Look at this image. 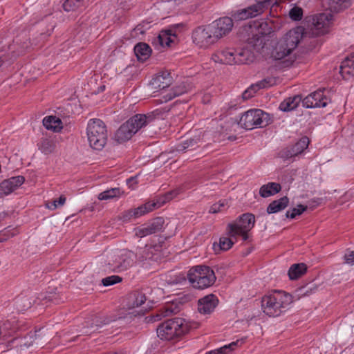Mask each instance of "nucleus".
<instances>
[{
    "label": "nucleus",
    "instance_id": "nucleus-1",
    "mask_svg": "<svg viewBox=\"0 0 354 354\" xmlns=\"http://www.w3.org/2000/svg\"><path fill=\"white\" fill-rule=\"evenodd\" d=\"M188 279L192 288H209L216 281L214 272L209 266L199 265L189 269L187 276L180 274L174 279H166L167 285H185Z\"/></svg>",
    "mask_w": 354,
    "mask_h": 354
},
{
    "label": "nucleus",
    "instance_id": "nucleus-2",
    "mask_svg": "<svg viewBox=\"0 0 354 354\" xmlns=\"http://www.w3.org/2000/svg\"><path fill=\"white\" fill-rule=\"evenodd\" d=\"M155 118L154 112L147 114H136L123 123L116 131L114 135L115 140L118 143L128 141L136 132L152 122Z\"/></svg>",
    "mask_w": 354,
    "mask_h": 354
},
{
    "label": "nucleus",
    "instance_id": "nucleus-3",
    "mask_svg": "<svg viewBox=\"0 0 354 354\" xmlns=\"http://www.w3.org/2000/svg\"><path fill=\"white\" fill-rule=\"evenodd\" d=\"M293 301V297L283 290H274L261 301L263 313L270 317H277Z\"/></svg>",
    "mask_w": 354,
    "mask_h": 354
},
{
    "label": "nucleus",
    "instance_id": "nucleus-4",
    "mask_svg": "<svg viewBox=\"0 0 354 354\" xmlns=\"http://www.w3.org/2000/svg\"><path fill=\"white\" fill-rule=\"evenodd\" d=\"M302 38L299 28L289 30L277 43L272 53L275 59H281L291 54L297 48Z\"/></svg>",
    "mask_w": 354,
    "mask_h": 354
},
{
    "label": "nucleus",
    "instance_id": "nucleus-5",
    "mask_svg": "<svg viewBox=\"0 0 354 354\" xmlns=\"http://www.w3.org/2000/svg\"><path fill=\"white\" fill-rule=\"evenodd\" d=\"M188 330V325L182 318H174L167 320L157 328L158 336L163 340H174Z\"/></svg>",
    "mask_w": 354,
    "mask_h": 354
},
{
    "label": "nucleus",
    "instance_id": "nucleus-6",
    "mask_svg": "<svg viewBox=\"0 0 354 354\" xmlns=\"http://www.w3.org/2000/svg\"><path fill=\"white\" fill-rule=\"evenodd\" d=\"M87 137L91 147L95 150H101L107 141L106 127L100 119L89 120L86 129Z\"/></svg>",
    "mask_w": 354,
    "mask_h": 354
},
{
    "label": "nucleus",
    "instance_id": "nucleus-7",
    "mask_svg": "<svg viewBox=\"0 0 354 354\" xmlns=\"http://www.w3.org/2000/svg\"><path fill=\"white\" fill-rule=\"evenodd\" d=\"M268 114L261 109H250L244 113L240 118L239 124L251 130L256 127H262L268 124Z\"/></svg>",
    "mask_w": 354,
    "mask_h": 354
},
{
    "label": "nucleus",
    "instance_id": "nucleus-8",
    "mask_svg": "<svg viewBox=\"0 0 354 354\" xmlns=\"http://www.w3.org/2000/svg\"><path fill=\"white\" fill-rule=\"evenodd\" d=\"M192 38L197 46L203 48H207L217 41L209 25L196 28L192 32Z\"/></svg>",
    "mask_w": 354,
    "mask_h": 354
},
{
    "label": "nucleus",
    "instance_id": "nucleus-9",
    "mask_svg": "<svg viewBox=\"0 0 354 354\" xmlns=\"http://www.w3.org/2000/svg\"><path fill=\"white\" fill-rule=\"evenodd\" d=\"M257 26L258 32L248 38V44L249 47L252 48L256 52H259L264 47L266 36L270 33L272 28L269 26L267 22H261Z\"/></svg>",
    "mask_w": 354,
    "mask_h": 354
},
{
    "label": "nucleus",
    "instance_id": "nucleus-10",
    "mask_svg": "<svg viewBox=\"0 0 354 354\" xmlns=\"http://www.w3.org/2000/svg\"><path fill=\"white\" fill-rule=\"evenodd\" d=\"M209 26L216 41L228 34L232 29L233 20L230 17H225L216 20Z\"/></svg>",
    "mask_w": 354,
    "mask_h": 354
},
{
    "label": "nucleus",
    "instance_id": "nucleus-11",
    "mask_svg": "<svg viewBox=\"0 0 354 354\" xmlns=\"http://www.w3.org/2000/svg\"><path fill=\"white\" fill-rule=\"evenodd\" d=\"M310 143L309 138L306 136L302 137L295 145L282 149L279 152V156L285 160L297 156L308 148Z\"/></svg>",
    "mask_w": 354,
    "mask_h": 354
},
{
    "label": "nucleus",
    "instance_id": "nucleus-12",
    "mask_svg": "<svg viewBox=\"0 0 354 354\" xmlns=\"http://www.w3.org/2000/svg\"><path fill=\"white\" fill-rule=\"evenodd\" d=\"M165 223L162 217H157L147 224H144L139 227L135 229V234L138 237H145L146 236L155 234L161 231Z\"/></svg>",
    "mask_w": 354,
    "mask_h": 354
},
{
    "label": "nucleus",
    "instance_id": "nucleus-13",
    "mask_svg": "<svg viewBox=\"0 0 354 354\" xmlns=\"http://www.w3.org/2000/svg\"><path fill=\"white\" fill-rule=\"evenodd\" d=\"M324 88L318 89L302 99L304 107L307 109L325 107L327 105V98L324 95Z\"/></svg>",
    "mask_w": 354,
    "mask_h": 354
},
{
    "label": "nucleus",
    "instance_id": "nucleus-14",
    "mask_svg": "<svg viewBox=\"0 0 354 354\" xmlns=\"http://www.w3.org/2000/svg\"><path fill=\"white\" fill-rule=\"evenodd\" d=\"M236 50L232 48H226L217 50L212 55V59L222 64L234 65Z\"/></svg>",
    "mask_w": 354,
    "mask_h": 354
},
{
    "label": "nucleus",
    "instance_id": "nucleus-15",
    "mask_svg": "<svg viewBox=\"0 0 354 354\" xmlns=\"http://www.w3.org/2000/svg\"><path fill=\"white\" fill-rule=\"evenodd\" d=\"M254 223V215L250 213H245L240 216L234 223H229L227 226V230L232 231L236 228L252 230Z\"/></svg>",
    "mask_w": 354,
    "mask_h": 354
},
{
    "label": "nucleus",
    "instance_id": "nucleus-16",
    "mask_svg": "<svg viewBox=\"0 0 354 354\" xmlns=\"http://www.w3.org/2000/svg\"><path fill=\"white\" fill-rule=\"evenodd\" d=\"M25 181L22 176H17L4 180L0 183V195H8L21 186Z\"/></svg>",
    "mask_w": 354,
    "mask_h": 354
},
{
    "label": "nucleus",
    "instance_id": "nucleus-17",
    "mask_svg": "<svg viewBox=\"0 0 354 354\" xmlns=\"http://www.w3.org/2000/svg\"><path fill=\"white\" fill-rule=\"evenodd\" d=\"M333 19V15L330 11L322 12L313 17V25L317 30H320L321 33H324L325 28L332 24Z\"/></svg>",
    "mask_w": 354,
    "mask_h": 354
},
{
    "label": "nucleus",
    "instance_id": "nucleus-18",
    "mask_svg": "<svg viewBox=\"0 0 354 354\" xmlns=\"http://www.w3.org/2000/svg\"><path fill=\"white\" fill-rule=\"evenodd\" d=\"M218 300L214 295H209L198 301V311L203 314L211 313L216 306Z\"/></svg>",
    "mask_w": 354,
    "mask_h": 354
},
{
    "label": "nucleus",
    "instance_id": "nucleus-19",
    "mask_svg": "<svg viewBox=\"0 0 354 354\" xmlns=\"http://www.w3.org/2000/svg\"><path fill=\"white\" fill-rule=\"evenodd\" d=\"M261 10L258 9L257 6L252 5L246 8L236 10L233 15L232 17L236 21L245 20L250 17H254L259 15H260Z\"/></svg>",
    "mask_w": 354,
    "mask_h": 354
},
{
    "label": "nucleus",
    "instance_id": "nucleus-20",
    "mask_svg": "<svg viewBox=\"0 0 354 354\" xmlns=\"http://www.w3.org/2000/svg\"><path fill=\"white\" fill-rule=\"evenodd\" d=\"M170 73L163 72L156 75L151 82V84L155 89L162 90L168 87L171 84Z\"/></svg>",
    "mask_w": 354,
    "mask_h": 354
},
{
    "label": "nucleus",
    "instance_id": "nucleus-21",
    "mask_svg": "<svg viewBox=\"0 0 354 354\" xmlns=\"http://www.w3.org/2000/svg\"><path fill=\"white\" fill-rule=\"evenodd\" d=\"M57 140L55 137H44L37 144L39 150L44 154H50L55 152Z\"/></svg>",
    "mask_w": 354,
    "mask_h": 354
},
{
    "label": "nucleus",
    "instance_id": "nucleus-22",
    "mask_svg": "<svg viewBox=\"0 0 354 354\" xmlns=\"http://www.w3.org/2000/svg\"><path fill=\"white\" fill-rule=\"evenodd\" d=\"M46 335L44 331L41 329L36 331L35 333L29 334L24 339V342L21 346L28 348L34 344L37 346H42L45 341H43V337Z\"/></svg>",
    "mask_w": 354,
    "mask_h": 354
},
{
    "label": "nucleus",
    "instance_id": "nucleus-23",
    "mask_svg": "<svg viewBox=\"0 0 354 354\" xmlns=\"http://www.w3.org/2000/svg\"><path fill=\"white\" fill-rule=\"evenodd\" d=\"M254 54L248 48H242L235 53L234 64H248L254 60Z\"/></svg>",
    "mask_w": 354,
    "mask_h": 354
},
{
    "label": "nucleus",
    "instance_id": "nucleus-24",
    "mask_svg": "<svg viewBox=\"0 0 354 354\" xmlns=\"http://www.w3.org/2000/svg\"><path fill=\"white\" fill-rule=\"evenodd\" d=\"M301 102H302L301 95H296L293 97H289L281 102L279 109L282 111H290L295 109Z\"/></svg>",
    "mask_w": 354,
    "mask_h": 354
},
{
    "label": "nucleus",
    "instance_id": "nucleus-25",
    "mask_svg": "<svg viewBox=\"0 0 354 354\" xmlns=\"http://www.w3.org/2000/svg\"><path fill=\"white\" fill-rule=\"evenodd\" d=\"M289 204V198L287 196L281 197L278 200L272 201L267 207L268 214H274L286 209Z\"/></svg>",
    "mask_w": 354,
    "mask_h": 354
},
{
    "label": "nucleus",
    "instance_id": "nucleus-26",
    "mask_svg": "<svg viewBox=\"0 0 354 354\" xmlns=\"http://www.w3.org/2000/svg\"><path fill=\"white\" fill-rule=\"evenodd\" d=\"M308 267L304 263L292 264L288 272L290 280H296L304 275L307 272Z\"/></svg>",
    "mask_w": 354,
    "mask_h": 354
},
{
    "label": "nucleus",
    "instance_id": "nucleus-27",
    "mask_svg": "<svg viewBox=\"0 0 354 354\" xmlns=\"http://www.w3.org/2000/svg\"><path fill=\"white\" fill-rule=\"evenodd\" d=\"M281 186L277 183H268L262 185L259 189V194L263 198H267L279 193Z\"/></svg>",
    "mask_w": 354,
    "mask_h": 354
},
{
    "label": "nucleus",
    "instance_id": "nucleus-28",
    "mask_svg": "<svg viewBox=\"0 0 354 354\" xmlns=\"http://www.w3.org/2000/svg\"><path fill=\"white\" fill-rule=\"evenodd\" d=\"M271 79H264L263 80L258 82L254 85H252L249 88L245 91L242 95L244 100H248L253 97L254 94L259 91L260 88L270 86L272 84L271 83Z\"/></svg>",
    "mask_w": 354,
    "mask_h": 354
},
{
    "label": "nucleus",
    "instance_id": "nucleus-29",
    "mask_svg": "<svg viewBox=\"0 0 354 354\" xmlns=\"http://www.w3.org/2000/svg\"><path fill=\"white\" fill-rule=\"evenodd\" d=\"M134 53L138 60L144 62L150 57L151 48L146 43L140 42L135 46Z\"/></svg>",
    "mask_w": 354,
    "mask_h": 354
},
{
    "label": "nucleus",
    "instance_id": "nucleus-30",
    "mask_svg": "<svg viewBox=\"0 0 354 354\" xmlns=\"http://www.w3.org/2000/svg\"><path fill=\"white\" fill-rule=\"evenodd\" d=\"M44 126L49 130L58 132L62 129L61 120L55 116L45 117L43 120Z\"/></svg>",
    "mask_w": 354,
    "mask_h": 354
},
{
    "label": "nucleus",
    "instance_id": "nucleus-31",
    "mask_svg": "<svg viewBox=\"0 0 354 354\" xmlns=\"http://www.w3.org/2000/svg\"><path fill=\"white\" fill-rule=\"evenodd\" d=\"M351 4V0H328V6L330 12H339L348 8Z\"/></svg>",
    "mask_w": 354,
    "mask_h": 354
},
{
    "label": "nucleus",
    "instance_id": "nucleus-32",
    "mask_svg": "<svg viewBox=\"0 0 354 354\" xmlns=\"http://www.w3.org/2000/svg\"><path fill=\"white\" fill-rule=\"evenodd\" d=\"M159 207L160 204L155 203V202H148L137 208L133 209V210L134 212L133 214H135V218H138Z\"/></svg>",
    "mask_w": 354,
    "mask_h": 354
},
{
    "label": "nucleus",
    "instance_id": "nucleus-33",
    "mask_svg": "<svg viewBox=\"0 0 354 354\" xmlns=\"http://www.w3.org/2000/svg\"><path fill=\"white\" fill-rule=\"evenodd\" d=\"M340 73L344 75H354V61L351 57L346 58L342 61L340 66Z\"/></svg>",
    "mask_w": 354,
    "mask_h": 354
},
{
    "label": "nucleus",
    "instance_id": "nucleus-34",
    "mask_svg": "<svg viewBox=\"0 0 354 354\" xmlns=\"http://www.w3.org/2000/svg\"><path fill=\"white\" fill-rule=\"evenodd\" d=\"M122 193L119 187L111 188L101 192L98 195V199L100 201L111 199L120 196Z\"/></svg>",
    "mask_w": 354,
    "mask_h": 354
},
{
    "label": "nucleus",
    "instance_id": "nucleus-35",
    "mask_svg": "<svg viewBox=\"0 0 354 354\" xmlns=\"http://www.w3.org/2000/svg\"><path fill=\"white\" fill-rule=\"evenodd\" d=\"M187 92L186 86L184 84L178 85L174 88L171 91L163 96L165 102L171 100L175 97L179 96Z\"/></svg>",
    "mask_w": 354,
    "mask_h": 354
},
{
    "label": "nucleus",
    "instance_id": "nucleus-36",
    "mask_svg": "<svg viewBox=\"0 0 354 354\" xmlns=\"http://www.w3.org/2000/svg\"><path fill=\"white\" fill-rule=\"evenodd\" d=\"M121 258L122 259V261H119V265L118 268L121 270H124L133 265L135 254H123L121 255Z\"/></svg>",
    "mask_w": 354,
    "mask_h": 354
},
{
    "label": "nucleus",
    "instance_id": "nucleus-37",
    "mask_svg": "<svg viewBox=\"0 0 354 354\" xmlns=\"http://www.w3.org/2000/svg\"><path fill=\"white\" fill-rule=\"evenodd\" d=\"M171 35V30H162L157 37V41L162 46H169L170 43L172 41L170 37Z\"/></svg>",
    "mask_w": 354,
    "mask_h": 354
},
{
    "label": "nucleus",
    "instance_id": "nucleus-38",
    "mask_svg": "<svg viewBox=\"0 0 354 354\" xmlns=\"http://www.w3.org/2000/svg\"><path fill=\"white\" fill-rule=\"evenodd\" d=\"M197 145V140L189 139L178 144L176 147L177 151L183 152L187 149H194Z\"/></svg>",
    "mask_w": 354,
    "mask_h": 354
},
{
    "label": "nucleus",
    "instance_id": "nucleus-39",
    "mask_svg": "<svg viewBox=\"0 0 354 354\" xmlns=\"http://www.w3.org/2000/svg\"><path fill=\"white\" fill-rule=\"evenodd\" d=\"M250 230H251L236 228L233 231L227 230V233L229 236L234 238L235 241L236 240L237 236H241L243 241H247L248 239V232Z\"/></svg>",
    "mask_w": 354,
    "mask_h": 354
},
{
    "label": "nucleus",
    "instance_id": "nucleus-40",
    "mask_svg": "<svg viewBox=\"0 0 354 354\" xmlns=\"http://www.w3.org/2000/svg\"><path fill=\"white\" fill-rule=\"evenodd\" d=\"M15 45H19V48L18 49V55L23 53L26 48H28L30 45V41L28 38H25V39L22 41L20 36H17L16 39L14 40V44H12L13 48H15Z\"/></svg>",
    "mask_w": 354,
    "mask_h": 354
},
{
    "label": "nucleus",
    "instance_id": "nucleus-41",
    "mask_svg": "<svg viewBox=\"0 0 354 354\" xmlns=\"http://www.w3.org/2000/svg\"><path fill=\"white\" fill-rule=\"evenodd\" d=\"M239 342H241V344L242 343L241 341L237 340L227 345H225L216 350L218 354H231L232 351L239 346Z\"/></svg>",
    "mask_w": 354,
    "mask_h": 354
},
{
    "label": "nucleus",
    "instance_id": "nucleus-42",
    "mask_svg": "<svg viewBox=\"0 0 354 354\" xmlns=\"http://www.w3.org/2000/svg\"><path fill=\"white\" fill-rule=\"evenodd\" d=\"M308 207L304 205H298L297 207L293 208L291 211H287L286 213V218H295L296 216L301 215L307 209Z\"/></svg>",
    "mask_w": 354,
    "mask_h": 354
},
{
    "label": "nucleus",
    "instance_id": "nucleus-43",
    "mask_svg": "<svg viewBox=\"0 0 354 354\" xmlns=\"http://www.w3.org/2000/svg\"><path fill=\"white\" fill-rule=\"evenodd\" d=\"M178 194V192L177 190H172L170 192H167L165 194L162 196L159 200H158L155 203L160 204V207H161L163 204L165 203L171 201L173 199L175 196H176Z\"/></svg>",
    "mask_w": 354,
    "mask_h": 354
},
{
    "label": "nucleus",
    "instance_id": "nucleus-44",
    "mask_svg": "<svg viewBox=\"0 0 354 354\" xmlns=\"http://www.w3.org/2000/svg\"><path fill=\"white\" fill-rule=\"evenodd\" d=\"M122 281V278L117 275H112L107 277L106 278H104L101 280V283L99 284L102 285L104 286H113L115 283H118L119 282Z\"/></svg>",
    "mask_w": 354,
    "mask_h": 354
},
{
    "label": "nucleus",
    "instance_id": "nucleus-45",
    "mask_svg": "<svg viewBox=\"0 0 354 354\" xmlns=\"http://www.w3.org/2000/svg\"><path fill=\"white\" fill-rule=\"evenodd\" d=\"M230 237H221L219 239V247L222 250H228L232 248L234 241Z\"/></svg>",
    "mask_w": 354,
    "mask_h": 354
},
{
    "label": "nucleus",
    "instance_id": "nucleus-46",
    "mask_svg": "<svg viewBox=\"0 0 354 354\" xmlns=\"http://www.w3.org/2000/svg\"><path fill=\"white\" fill-rule=\"evenodd\" d=\"M83 0H66L63 3V8L67 12L74 10L77 7L79 6L80 3Z\"/></svg>",
    "mask_w": 354,
    "mask_h": 354
},
{
    "label": "nucleus",
    "instance_id": "nucleus-47",
    "mask_svg": "<svg viewBox=\"0 0 354 354\" xmlns=\"http://www.w3.org/2000/svg\"><path fill=\"white\" fill-rule=\"evenodd\" d=\"M290 17L295 21H299L303 17V10L299 7L292 8L289 12Z\"/></svg>",
    "mask_w": 354,
    "mask_h": 354
},
{
    "label": "nucleus",
    "instance_id": "nucleus-48",
    "mask_svg": "<svg viewBox=\"0 0 354 354\" xmlns=\"http://www.w3.org/2000/svg\"><path fill=\"white\" fill-rule=\"evenodd\" d=\"M146 297L144 294L138 292L136 295H134L133 298V303L131 306L132 308L140 306L145 303Z\"/></svg>",
    "mask_w": 354,
    "mask_h": 354
},
{
    "label": "nucleus",
    "instance_id": "nucleus-49",
    "mask_svg": "<svg viewBox=\"0 0 354 354\" xmlns=\"http://www.w3.org/2000/svg\"><path fill=\"white\" fill-rule=\"evenodd\" d=\"M257 3L254 6H258V9L263 12L264 8H268L270 6L277 3V0H255Z\"/></svg>",
    "mask_w": 354,
    "mask_h": 354
},
{
    "label": "nucleus",
    "instance_id": "nucleus-50",
    "mask_svg": "<svg viewBox=\"0 0 354 354\" xmlns=\"http://www.w3.org/2000/svg\"><path fill=\"white\" fill-rule=\"evenodd\" d=\"M133 213H134V212H133V209H129L127 211L122 212L120 215L119 218L123 222H128L131 218H135V214H133Z\"/></svg>",
    "mask_w": 354,
    "mask_h": 354
},
{
    "label": "nucleus",
    "instance_id": "nucleus-51",
    "mask_svg": "<svg viewBox=\"0 0 354 354\" xmlns=\"http://www.w3.org/2000/svg\"><path fill=\"white\" fill-rule=\"evenodd\" d=\"M225 206L224 203H219L213 204L209 210V212L211 214H216L219 212L221 210V207Z\"/></svg>",
    "mask_w": 354,
    "mask_h": 354
},
{
    "label": "nucleus",
    "instance_id": "nucleus-52",
    "mask_svg": "<svg viewBox=\"0 0 354 354\" xmlns=\"http://www.w3.org/2000/svg\"><path fill=\"white\" fill-rule=\"evenodd\" d=\"M346 263L353 265L354 264V251L349 252L344 256Z\"/></svg>",
    "mask_w": 354,
    "mask_h": 354
},
{
    "label": "nucleus",
    "instance_id": "nucleus-53",
    "mask_svg": "<svg viewBox=\"0 0 354 354\" xmlns=\"http://www.w3.org/2000/svg\"><path fill=\"white\" fill-rule=\"evenodd\" d=\"M66 200V198L64 196H62V195L60 196V197L58 199L55 200L53 201V207H54L53 209L57 208L58 206L63 205L65 203Z\"/></svg>",
    "mask_w": 354,
    "mask_h": 354
},
{
    "label": "nucleus",
    "instance_id": "nucleus-54",
    "mask_svg": "<svg viewBox=\"0 0 354 354\" xmlns=\"http://www.w3.org/2000/svg\"><path fill=\"white\" fill-rule=\"evenodd\" d=\"M320 201H321V199L320 198H317V199H315V200H312L311 201H310V203H315V205H313V207H315V206H317L318 205L320 204Z\"/></svg>",
    "mask_w": 354,
    "mask_h": 354
},
{
    "label": "nucleus",
    "instance_id": "nucleus-55",
    "mask_svg": "<svg viewBox=\"0 0 354 354\" xmlns=\"http://www.w3.org/2000/svg\"><path fill=\"white\" fill-rule=\"evenodd\" d=\"M150 250H151V248H146V252H147V254H147V255H146V256H145L144 257H145V258H149V257H150L149 256V252Z\"/></svg>",
    "mask_w": 354,
    "mask_h": 354
},
{
    "label": "nucleus",
    "instance_id": "nucleus-56",
    "mask_svg": "<svg viewBox=\"0 0 354 354\" xmlns=\"http://www.w3.org/2000/svg\"><path fill=\"white\" fill-rule=\"evenodd\" d=\"M206 354H218L217 350H213L211 351L207 352Z\"/></svg>",
    "mask_w": 354,
    "mask_h": 354
},
{
    "label": "nucleus",
    "instance_id": "nucleus-57",
    "mask_svg": "<svg viewBox=\"0 0 354 354\" xmlns=\"http://www.w3.org/2000/svg\"><path fill=\"white\" fill-rule=\"evenodd\" d=\"M136 176L131 177L130 178L127 179V183H129L131 181L136 180Z\"/></svg>",
    "mask_w": 354,
    "mask_h": 354
},
{
    "label": "nucleus",
    "instance_id": "nucleus-58",
    "mask_svg": "<svg viewBox=\"0 0 354 354\" xmlns=\"http://www.w3.org/2000/svg\"><path fill=\"white\" fill-rule=\"evenodd\" d=\"M91 328H95L93 330H96L98 328V324H96L95 326H92Z\"/></svg>",
    "mask_w": 354,
    "mask_h": 354
},
{
    "label": "nucleus",
    "instance_id": "nucleus-59",
    "mask_svg": "<svg viewBox=\"0 0 354 354\" xmlns=\"http://www.w3.org/2000/svg\"><path fill=\"white\" fill-rule=\"evenodd\" d=\"M13 341H15V339H12V340L11 342H9L8 345L7 346H9L10 345V343L12 342Z\"/></svg>",
    "mask_w": 354,
    "mask_h": 354
},
{
    "label": "nucleus",
    "instance_id": "nucleus-60",
    "mask_svg": "<svg viewBox=\"0 0 354 354\" xmlns=\"http://www.w3.org/2000/svg\"><path fill=\"white\" fill-rule=\"evenodd\" d=\"M2 62H3V61H2L1 58L0 57V66H1V64H2Z\"/></svg>",
    "mask_w": 354,
    "mask_h": 354
},
{
    "label": "nucleus",
    "instance_id": "nucleus-61",
    "mask_svg": "<svg viewBox=\"0 0 354 354\" xmlns=\"http://www.w3.org/2000/svg\"><path fill=\"white\" fill-rule=\"evenodd\" d=\"M351 58H352L353 60L354 61V54L351 57Z\"/></svg>",
    "mask_w": 354,
    "mask_h": 354
}]
</instances>
